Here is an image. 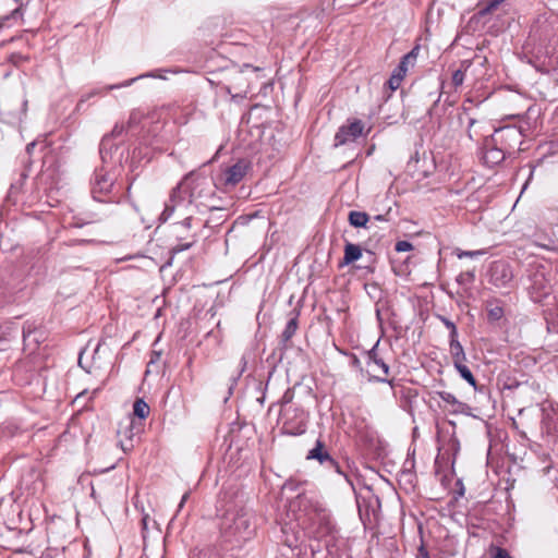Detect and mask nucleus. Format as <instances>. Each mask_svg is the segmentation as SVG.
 <instances>
[{"label": "nucleus", "instance_id": "f257e3e1", "mask_svg": "<svg viewBox=\"0 0 558 558\" xmlns=\"http://www.w3.org/2000/svg\"><path fill=\"white\" fill-rule=\"evenodd\" d=\"M215 196V185L208 177L187 173L180 183L171 190L169 199L159 217L163 222L169 220L175 210L185 211L193 204L196 207L215 208L209 201Z\"/></svg>", "mask_w": 558, "mask_h": 558}, {"label": "nucleus", "instance_id": "f03ea898", "mask_svg": "<svg viewBox=\"0 0 558 558\" xmlns=\"http://www.w3.org/2000/svg\"><path fill=\"white\" fill-rule=\"evenodd\" d=\"M253 512L244 506L228 509L220 523V531L227 542L242 543L253 537L255 523Z\"/></svg>", "mask_w": 558, "mask_h": 558}, {"label": "nucleus", "instance_id": "7ed1b4c3", "mask_svg": "<svg viewBox=\"0 0 558 558\" xmlns=\"http://www.w3.org/2000/svg\"><path fill=\"white\" fill-rule=\"evenodd\" d=\"M112 158H108V162L104 163L95 170L90 181L93 198L98 202L118 204L122 196V189L116 184L117 174L107 166Z\"/></svg>", "mask_w": 558, "mask_h": 558}, {"label": "nucleus", "instance_id": "20e7f679", "mask_svg": "<svg viewBox=\"0 0 558 558\" xmlns=\"http://www.w3.org/2000/svg\"><path fill=\"white\" fill-rule=\"evenodd\" d=\"M489 138L492 145H497L511 155L522 144L523 134L517 125H505L496 129Z\"/></svg>", "mask_w": 558, "mask_h": 558}, {"label": "nucleus", "instance_id": "39448f33", "mask_svg": "<svg viewBox=\"0 0 558 558\" xmlns=\"http://www.w3.org/2000/svg\"><path fill=\"white\" fill-rule=\"evenodd\" d=\"M371 129L365 132V124L359 119H349L348 124L340 126L335 135V146L345 145L354 142L360 136H366Z\"/></svg>", "mask_w": 558, "mask_h": 558}, {"label": "nucleus", "instance_id": "423d86ee", "mask_svg": "<svg viewBox=\"0 0 558 558\" xmlns=\"http://www.w3.org/2000/svg\"><path fill=\"white\" fill-rule=\"evenodd\" d=\"M282 428L289 435H301L305 432L304 412L300 409L282 408L280 411Z\"/></svg>", "mask_w": 558, "mask_h": 558}, {"label": "nucleus", "instance_id": "0eeeda50", "mask_svg": "<svg viewBox=\"0 0 558 558\" xmlns=\"http://www.w3.org/2000/svg\"><path fill=\"white\" fill-rule=\"evenodd\" d=\"M459 122L464 128L465 134L472 142H478L481 138L489 137L485 135L488 123L484 120H478L469 114L466 109L459 114Z\"/></svg>", "mask_w": 558, "mask_h": 558}, {"label": "nucleus", "instance_id": "6e6552de", "mask_svg": "<svg viewBox=\"0 0 558 558\" xmlns=\"http://www.w3.org/2000/svg\"><path fill=\"white\" fill-rule=\"evenodd\" d=\"M513 280L511 266L505 260H495L489 268V282L498 288H508Z\"/></svg>", "mask_w": 558, "mask_h": 558}, {"label": "nucleus", "instance_id": "1a4fd4ad", "mask_svg": "<svg viewBox=\"0 0 558 558\" xmlns=\"http://www.w3.org/2000/svg\"><path fill=\"white\" fill-rule=\"evenodd\" d=\"M192 219V216L189 215L181 222L174 226V230L175 233L178 234L179 242L171 246L170 253L179 254L183 251L191 248L197 242L196 234H183L184 230L189 231L191 229Z\"/></svg>", "mask_w": 558, "mask_h": 558}, {"label": "nucleus", "instance_id": "9d476101", "mask_svg": "<svg viewBox=\"0 0 558 558\" xmlns=\"http://www.w3.org/2000/svg\"><path fill=\"white\" fill-rule=\"evenodd\" d=\"M250 170V162L245 159L238 160L231 167H228L223 173V184L227 187H233L240 183L247 171Z\"/></svg>", "mask_w": 558, "mask_h": 558}, {"label": "nucleus", "instance_id": "9b49d317", "mask_svg": "<svg viewBox=\"0 0 558 558\" xmlns=\"http://www.w3.org/2000/svg\"><path fill=\"white\" fill-rule=\"evenodd\" d=\"M509 155L505 149L497 145H492V140L486 137L483 144L482 159L487 167L500 165L506 156Z\"/></svg>", "mask_w": 558, "mask_h": 558}, {"label": "nucleus", "instance_id": "f8f14e48", "mask_svg": "<svg viewBox=\"0 0 558 558\" xmlns=\"http://www.w3.org/2000/svg\"><path fill=\"white\" fill-rule=\"evenodd\" d=\"M124 131L123 124H116L111 131V133L106 134L99 145V153L101 157V161L104 163L108 162V158H112L111 150L113 148V144L111 143L113 137L121 135Z\"/></svg>", "mask_w": 558, "mask_h": 558}, {"label": "nucleus", "instance_id": "ddd939ff", "mask_svg": "<svg viewBox=\"0 0 558 558\" xmlns=\"http://www.w3.org/2000/svg\"><path fill=\"white\" fill-rule=\"evenodd\" d=\"M487 319L489 323L500 320L505 315L504 302L499 299H489L485 303Z\"/></svg>", "mask_w": 558, "mask_h": 558}, {"label": "nucleus", "instance_id": "4468645a", "mask_svg": "<svg viewBox=\"0 0 558 558\" xmlns=\"http://www.w3.org/2000/svg\"><path fill=\"white\" fill-rule=\"evenodd\" d=\"M379 340L373 345L371 350L366 352L367 364L374 365L381 369L383 374L387 376L389 374V365L378 354Z\"/></svg>", "mask_w": 558, "mask_h": 558}, {"label": "nucleus", "instance_id": "2eb2a0df", "mask_svg": "<svg viewBox=\"0 0 558 558\" xmlns=\"http://www.w3.org/2000/svg\"><path fill=\"white\" fill-rule=\"evenodd\" d=\"M437 396L447 404L452 407V413H465L469 405L464 402L459 401L454 395L448 391H438Z\"/></svg>", "mask_w": 558, "mask_h": 558}, {"label": "nucleus", "instance_id": "dca6fc26", "mask_svg": "<svg viewBox=\"0 0 558 558\" xmlns=\"http://www.w3.org/2000/svg\"><path fill=\"white\" fill-rule=\"evenodd\" d=\"M449 351L454 366L465 363L466 355L461 342L458 340V337L449 339Z\"/></svg>", "mask_w": 558, "mask_h": 558}, {"label": "nucleus", "instance_id": "f3484780", "mask_svg": "<svg viewBox=\"0 0 558 558\" xmlns=\"http://www.w3.org/2000/svg\"><path fill=\"white\" fill-rule=\"evenodd\" d=\"M361 256H362V250H361L360 245L353 244L351 242H347L344 245L343 259L340 265L341 266L350 265V264L356 262L357 259H360Z\"/></svg>", "mask_w": 558, "mask_h": 558}, {"label": "nucleus", "instance_id": "a211bd4d", "mask_svg": "<svg viewBox=\"0 0 558 558\" xmlns=\"http://www.w3.org/2000/svg\"><path fill=\"white\" fill-rule=\"evenodd\" d=\"M306 459H314L317 460L320 464H324L325 461H330V454L327 450H325L324 442L320 439H317L315 447L308 451Z\"/></svg>", "mask_w": 558, "mask_h": 558}, {"label": "nucleus", "instance_id": "6ab92c4d", "mask_svg": "<svg viewBox=\"0 0 558 558\" xmlns=\"http://www.w3.org/2000/svg\"><path fill=\"white\" fill-rule=\"evenodd\" d=\"M504 2V0H489L486 4L480 5L478 10L474 14L473 19H484L487 15L494 13L499 5Z\"/></svg>", "mask_w": 558, "mask_h": 558}, {"label": "nucleus", "instance_id": "aec40b11", "mask_svg": "<svg viewBox=\"0 0 558 558\" xmlns=\"http://www.w3.org/2000/svg\"><path fill=\"white\" fill-rule=\"evenodd\" d=\"M471 60H463L460 68L452 73V84L454 87H459L463 84L465 78V72L471 66Z\"/></svg>", "mask_w": 558, "mask_h": 558}, {"label": "nucleus", "instance_id": "412c9836", "mask_svg": "<svg viewBox=\"0 0 558 558\" xmlns=\"http://www.w3.org/2000/svg\"><path fill=\"white\" fill-rule=\"evenodd\" d=\"M368 219V215L364 211L352 210L349 214V222L355 228L365 227Z\"/></svg>", "mask_w": 558, "mask_h": 558}, {"label": "nucleus", "instance_id": "4be33fe9", "mask_svg": "<svg viewBox=\"0 0 558 558\" xmlns=\"http://www.w3.org/2000/svg\"><path fill=\"white\" fill-rule=\"evenodd\" d=\"M149 407L143 399H136L133 404V413L141 420H144L149 414Z\"/></svg>", "mask_w": 558, "mask_h": 558}, {"label": "nucleus", "instance_id": "5701e85b", "mask_svg": "<svg viewBox=\"0 0 558 558\" xmlns=\"http://www.w3.org/2000/svg\"><path fill=\"white\" fill-rule=\"evenodd\" d=\"M454 368L458 371V373L464 380H466L472 387H474V389L477 388L474 375L464 363L456 365Z\"/></svg>", "mask_w": 558, "mask_h": 558}, {"label": "nucleus", "instance_id": "b1692460", "mask_svg": "<svg viewBox=\"0 0 558 558\" xmlns=\"http://www.w3.org/2000/svg\"><path fill=\"white\" fill-rule=\"evenodd\" d=\"M22 19V10L21 8H16L12 10V12L9 15L0 16V29H2L5 26H10V22H17Z\"/></svg>", "mask_w": 558, "mask_h": 558}, {"label": "nucleus", "instance_id": "393cba45", "mask_svg": "<svg viewBox=\"0 0 558 558\" xmlns=\"http://www.w3.org/2000/svg\"><path fill=\"white\" fill-rule=\"evenodd\" d=\"M296 329H298V316H294L288 320L286 328L282 331L283 341H289L294 336Z\"/></svg>", "mask_w": 558, "mask_h": 558}, {"label": "nucleus", "instance_id": "a878e982", "mask_svg": "<svg viewBox=\"0 0 558 558\" xmlns=\"http://www.w3.org/2000/svg\"><path fill=\"white\" fill-rule=\"evenodd\" d=\"M305 481H299L296 478H289L283 484V489L293 492V493H301L302 486L305 484Z\"/></svg>", "mask_w": 558, "mask_h": 558}, {"label": "nucleus", "instance_id": "bb28decb", "mask_svg": "<svg viewBox=\"0 0 558 558\" xmlns=\"http://www.w3.org/2000/svg\"><path fill=\"white\" fill-rule=\"evenodd\" d=\"M142 77H159L158 75H156L155 73L150 72V73H147V74H143V75H140L137 77H133L131 80H128V81H124L123 83L121 84H113V85H109L107 86L106 88L108 90H112V89H118V88H122V87H128L130 86L131 84H133L135 81L142 78Z\"/></svg>", "mask_w": 558, "mask_h": 558}, {"label": "nucleus", "instance_id": "cd10ccee", "mask_svg": "<svg viewBox=\"0 0 558 558\" xmlns=\"http://www.w3.org/2000/svg\"><path fill=\"white\" fill-rule=\"evenodd\" d=\"M33 331H34L33 324L27 323V324L24 325V327H23V341H24L25 345H28V344H31L32 342L35 341V338L32 339Z\"/></svg>", "mask_w": 558, "mask_h": 558}, {"label": "nucleus", "instance_id": "c85d7f7f", "mask_svg": "<svg viewBox=\"0 0 558 558\" xmlns=\"http://www.w3.org/2000/svg\"><path fill=\"white\" fill-rule=\"evenodd\" d=\"M324 465H326L329 469L335 470L340 475H343L345 480L350 483V485H353L352 482L349 480L348 475L343 473L341 470L339 463L330 456V461H325Z\"/></svg>", "mask_w": 558, "mask_h": 558}, {"label": "nucleus", "instance_id": "c756f323", "mask_svg": "<svg viewBox=\"0 0 558 558\" xmlns=\"http://www.w3.org/2000/svg\"><path fill=\"white\" fill-rule=\"evenodd\" d=\"M440 320L442 322V324L449 329V339L450 338H457L458 337V329H457V326L453 322H451L450 319H448L447 317L445 316H439Z\"/></svg>", "mask_w": 558, "mask_h": 558}, {"label": "nucleus", "instance_id": "7c9ffc66", "mask_svg": "<svg viewBox=\"0 0 558 558\" xmlns=\"http://www.w3.org/2000/svg\"><path fill=\"white\" fill-rule=\"evenodd\" d=\"M486 253V251L484 250H477V251H462V250H457L456 252V255L458 258H464V257H476V256H480V255H484Z\"/></svg>", "mask_w": 558, "mask_h": 558}, {"label": "nucleus", "instance_id": "2f4dec72", "mask_svg": "<svg viewBox=\"0 0 558 558\" xmlns=\"http://www.w3.org/2000/svg\"><path fill=\"white\" fill-rule=\"evenodd\" d=\"M320 521L323 530L322 533L332 534L335 526L332 525V523L329 520V517L326 513L322 515Z\"/></svg>", "mask_w": 558, "mask_h": 558}, {"label": "nucleus", "instance_id": "473e14b6", "mask_svg": "<svg viewBox=\"0 0 558 558\" xmlns=\"http://www.w3.org/2000/svg\"><path fill=\"white\" fill-rule=\"evenodd\" d=\"M293 398H294V391H293V389L288 388V389L284 391V393L282 395L281 399H280V404H281L282 407H286V405H288V404H290V403L292 402Z\"/></svg>", "mask_w": 558, "mask_h": 558}, {"label": "nucleus", "instance_id": "72a5a7b5", "mask_svg": "<svg viewBox=\"0 0 558 558\" xmlns=\"http://www.w3.org/2000/svg\"><path fill=\"white\" fill-rule=\"evenodd\" d=\"M413 248V245L409 241H398L395 245L397 252H409Z\"/></svg>", "mask_w": 558, "mask_h": 558}, {"label": "nucleus", "instance_id": "f704fd0d", "mask_svg": "<svg viewBox=\"0 0 558 558\" xmlns=\"http://www.w3.org/2000/svg\"><path fill=\"white\" fill-rule=\"evenodd\" d=\"M408 68H405L403 64L399 63L398 66L392 71L393 76H397L398 78L402 80L407 75Z\"/></svg>", "mask_w": 558, "mask_h": 558}, {"label": "nucleus", "instance_id": "c9c22d12", "mask_svg": "<svg viewBox=\"0 0 558 558\" xmlns=\"http://www.w3.org/2000/svg\"><path fill=\"white\" fill-rule=\"evenodd\" d=\"M402 83V80L391 75L387 82V85L391 92L397 90Z\"/></svg>", "mask_w": 558, "mask_h": 558}, {"label": "nucleus", "instance_id": "e433bc0d", "mask_svg": "<svg viewBox=\"0 0 558 558\" xmlns=\"http://www.w3.org/2000/svg\"><path fill=\"white\" fill-rule=\"evenodd\" d=\"M418 51H420V46L416 45L415 47L412 48V50L410 52H408L405 54V60H416Z\"/></svg>", "mask_w": 558, "mask_h": 558}, {"label": "nucleus", "instance_id": "4c0bfd02", "mask_svg": "<svg viewBox=\"0 0 558 558\" xmlns=\"http://www.w3.org/2000/svg\"><path fill=\"white\" fill-rule=\"evenodd\" d=\"M493 558H511V556L506 549L498 547Z\"/></svg>", "mask_w": 558, "mask_h": 558}, {"label": "nucleus", "instance_id": "58836bf2", "mask_svg": "<svg viewBox=\"0 0 558 558\" xmlns=\"http://www.w3.org/2000/svg\"><path fill=\"white\" fill-rule=\"evenodd\" d=\"M0 342H10V333L0 331ZM4 348L0 345V351H3Z\"/></svg>", "mask_w": 558, "mask_h": 558}, {"label": "nucleus", "instance_id": "ea45409f", "mask_svg": "<svg viewBox=\"0 0 558 558\" xmlns=\"http://www.w3.org/2000/svg\"><path fill=\"white\" fill-rule=\"evenodd\" d=\"M418 558H430L427 549L423 545L418 548Z\"/></svg>", "mask_w": 558, "mask_h": 558}, {"label": "nucleus", "instance_id": "a19ab883", "mask_svg": "<svg viewBox=\"0 0 558 558\" xmlns=\"http://www.w3.org/2000/svg\"><path fill=\"white\" fill-rule=\"evenodd\" d=\"M416 60H405V54L402 57L400 63L403 64L405 68L409 65H414Z\"/></svg>", "mask_w": 558, "mask_h": 558}, {"label": "nucleus", "instance_id": "79ce46f5", "mask_svg": "<svg viewBox=\"0 0 558 558\" xmlns=\"http://www.w3.org/2000/svg\"><path fill=\"white\" fill-rule=\"evenodd\" d=\"M376 319L380 328H383V317L379 308H376Z\"/></svg>", "mask_w": 558, "mask_h": 558}, {"label": "nucleus", "instance_id": "37998d69", "mask_svg": "<svg viewBox=\"0 0 558 558\" xmlns=\"http://www.w3.org/2000/svg\"><path fill=\"white\" fill-rule=\"evenodd\" d=\"M374 378H375V380H377V381H380V383H387V384H389L391 387L393 386V381H392V380L387 379L386 377H374Z\"/></svg>", "mask_w": 558, "mask_h": 558}, {"label": "nucleus", "instance_id": "c03bdc74", "mask_svg": "<svg viewBox=\"0 0 558 558\" xmlns=\"http://www.w3.org/2000/svg\"><path fill=\"white\" fill-rule=\"evenodd\" d=\"M21 187H22V183L16 182V183H14V184H12V185H11V191H12V192H15V191L21 190Z\"/></svg>", "mask_w": 558, "mask_h": 558}, {"label": "nucleus", "instance_id": "a18cd8bd", "mask_svg": "<svg viewBox=\"0 0 558 558\" xmlns=\"http://www.w3.org/2000/svg\"><path fill=\"white\" fill-rule=\"evenodd\" d=\"M160 357V353L157 351L153 352V357L150 360V363H155Z\"/></svg>", "mask_w": 558, "mask_h": 558}, {"label": "nucleus", "instance_id": "49530a36", "mask_svg": "<svg viewBox=\"0 0 558 558\" xmlns=\"http://www.w3.org/2000/svg\"><path fill=\"white\" fill-rule=\"evenodd\" d=\"M35 147V141L31 142L27 144L26 146V151L27 154H31L32 153V149Z\"/></svg>", "mask_w": 558, "mask_h": 558}, {"label": "nucleus", "instance_id": "de8ad7c7", "mask_svg": "<svg viewBox=\"0 0 558 558\" xmlns=\"http://www.w3.org/2000/svg\"><path fill=\"white\" fill-rule=\"evenodd\" d=\"M189 498V493H185L183 496H182V499H181V502L179 505V507L181 508L183 506V504L186 501V499Z\"/></svg>", "mask_w": 558, "mask_h": 558}, {"label": "nucleus", "instance_id": "09e8293b", "mask_svg": "<svg viewBox=\"0 0 558 558\" xmlns=\"http://www.w3.org/2000/svg\"><path fill=\"white\" fill-rule=\"evenodd\" d=\"M27 173L26 172H22L21 173V181H24L26 178H27Z\"/></svg>", "mask_w": 558, "mask_h": 558}, {"label": "nucleus", "instance_id": "8fccbe9b", "mask_svg": "<svg viewBox=\"0 0 558 558\" xmlns=\"http://www.w3.org/2000/svg\"><path fill=\"white\" fill-rule=\"evenodd\" d=\"M326 548H327L328 554L331 555V553H332L331 551V545L329 543L326 544Z\"/></svg>", "mask_w": 558, "mask_h": 558}, {"label": "nucleus", "instance_id": "3c124183", "mask_svg": "<svg viewBox=\"0 0 558 558\" xmlns=\"http://www.w3.org/2000/svg\"><path fill=\"white\" fill-rule=\"evenodd\" d=\"M8 344H9V342H0V345H1V347H3V348H4V350H7V349H8Z\"/></svg>", "mask_w": 558, "mask_h": 558}, {"label": "nucleus", "instance_id": "603ef678", "mask_svg": "<svg viewBox=\"0 0 558 558\" xmlns=\"http://www.w3.org/2000/svg\"><path fill=\"white\" fill-rule=\"evenodd\" d=\"M113 468H114V464H112V465H110L109 468H107V469H106V471L111 470V469H113Z\"/></svg>", "mask_w": 558, "mask_h": 558}, {"label": "nucleus", "instance_id": "864d4df0", "mask_svg": "<svg viewBox=\"0 0 558 558\" xmlns=\"http://www.w3.org/2000/svg\"><path fill=\"white\" fill-rule=\"evenodd\" d=\"M32 168V165L29 163L28 167L26 168V171L28 172Z\"/></svg>", "mask_w": 558, "mask_h": 558}]
</instances>
